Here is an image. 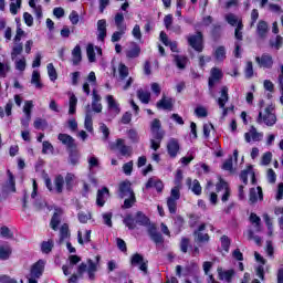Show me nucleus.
<instances>
[{
    "label": "nucleus",
    "instance_id": "obj_1",
    "mask_svg": "<svg viewBox=\"0 0 283 283\" xmlns=\"http://www.w3.org/2000/svg\"><path fill=\"white\" fill-rule=\"evenodd\" d=\"M150 134L153 136V139H150V149L158 151L160 149V143H163V138H165V129H163L160 119H153L150 123Z\"/></svg>",
    "mask_w": 283,
    "mask_h": 283
},
{
    "label": "nucleus",
    "instance_id": "obj_2",
    "mask_svg": "<svg viewBox=\"0 0 283 283\" xmlns=\"http://www.w3.org/2000/svg\"><path fill=\"white\" fill-rule=\"evenodd\" d=\"M187 41L195 52L200 53L205 50V34L201 31H197L196 34L188 36Z\"/></svg>",
    "mask_w": 283,
    "mask_h": 283
},
{
    "label": "nucleus",
    "instance_id": "obj_3",
    "mask_svg": "<svg viewBox=\"0 0 283 283\" xmlns=\"http://www.w3.org/2000/svg\"><path fill=\"white\" fill-rule=\"evenodd\" d=\"M130 265L138 266V269L147 275L149 273V261L140 253H134L130 258Z\"/></svg>",
    "mask_w": 283,
    "mask_h": 283
},
{
    "label": "nucleus",
    "instance_id": "obj_4",
    "mask_svg": "<svg viewBox=\"0 0 283 283\" xmlns=\"http://www.w3.org/2000/svg\"><path fill=\"white\" fill-rule=\"evenodd\" d=\"M256 123L259 125H262L264 123L268 127H273V125L277 123V117L275 116V114L271 113V108L266 107L264 116L262 115V112H259Z\"/></svg>",
    "mask_w": 283,
    "mask_h": 283
},
{
    "label": "nucleus",
    "instance_id": "obj_5",
    "mask_svg": "<svg viewBox=\"0 0 283 283\" xmlns=\"http://www.w3.org/2000/svg\"><path fill=\"white\" fill-rule=\"evenodd\" d=\"M255 63L263 70H273V55L263 53L261 56L255 57Z\"/></svg>",
    "mask_w": 283,
    "mask_h": 283
},
{
    "label": "nucleus",
    "instance_id": "obj_6",
    "mask_svg": "<svg viewBox=\"0 0 283 283\" xmlns=\"http://www.w3.org/2000/svg\"><path fill=\"white\" fill-rule=\"evenodd\" d=\"M224 74L222 73V70L218 67H212L210 71V76L208 78V86L209 90H213L216 87V83H220L222 81Z\"/></svg>",
    "mask_w": 283,
    "mask_h": 283
},
{
    "label": "nucleus",
    "instance_id": "obj_7",
    "mask_svg": "<svg viewBox=\"0 0 283 283\" xmlns=\"http://www.w3.org/2000/svg\"><path fill=\"white\" fill-rule=\"evenodd\" d=\"M207 229V223H201L198 229L193 231L195 240L196 242H199V244H205L211 240V237L209 233H202Z\"/></svg>",
    "mask_w": 283,
    "mask_h": 283
},
{
    "label": "nucleus",
    "instance_id": "obj_8",
    "mask_svg": "<svg viewBox=\"0 0 283 283\" xmlns=\"http://www.w3.org/2000/svg\"><path fill=\"white\" fill-rule=\"evenodd\" d=\"M134 192V189H132V181L130 180H124L119 182L118 186V198L123 200V198H127V196H132Z\"/></svg>",
    "mask_w": 283,
    "mask_h": 283
},
{
    "label": "nucleus",
    "instance_id": "obj_9",
    "mask_svg": "<svg viewBox=\"0 0 283 283\" xmlns=\"http://www.w3.org/2000/svg\"><path fill=\"white\" fill-rule=\"evenodd\" d=\"M148 235L155 244H165V238H163V233L158 232L156 224L153 223L148 227Z\"/></svg>",
    "mask_w": 283,
    "mask_h": 283
},
{
    "label": "nucleus",
    "instance_id": "obj_10",
    "mask_svg": "<svg viewBox=\"0 0 283 283\" xmlns=\"http://www.w3.org/2000/svg\"><path fill=\"white\" fill-rule=\"evenodd\" d=\"M260 200H264V192L262 191V187L258 186L256 188H251L249 193V202L250 205H255Z\"/></svg>",
    "mask_w": 283,
    "mask_h": 283
},
{
    "label": "nucleus",
    "instance_id": "obj_11",
    "mask_svg": "<svg viewBox=\"0 0 283 283\" xmlns=\"http://www.w3.org/2000/svg\"><path fill=\"white\" fill-rule=\"evenodd\" d=\"M57 140H60V143H62V145H65V147H67L69 150L76 149V147H77L76 140L71 135L60 133L57 135Z\"/></svg>",
    "mask_w": 283,
    "mask_h": 283
},
{
    "label": "nucleus",
    "instance_id": "obj_12",
    "mask_svg": "<svg viewBox=\"0 0 283 283\" xmlns=\"http://www.w3.org/2000/svg\"><path fill=\"white\" fill-rule=\"evenodd\" d=\"M57 140H60V143H62V145H65V147H67L69 150L76 149V147H77L76 140L71 135L60 133L57 135Z\"/></svg>",
    "mask_w": 283,
    "mask_h": 283
},
{
    "label": "nucleus",
    "instance_id": "obj_13",
    "mask_svg": "<svg viewBox=\"0 0 283 283\" xmlns=\"http://www.w3.org/2000/svg\"><path fill=\"white\" fill-rule=\"evenodd\" d=\"M45 271V261L39 260L31 266V277L40 279Z\"/></svg>",
    "mask_w": 283,
    "mask_h": 283
},
{
    "label": "nucleus",
    "instance_id": "obj_14",
    "mask_svg": "<svg viewBox=\"0 0 283 283\" xmlns=\"http://www.w3.org/2000/svg\"><path fill=\"white\" fill-rule=\"evenodd\" d=\"M97 40L105 43V39L107 38V20L102 19L97 21Z\"/></svg>",
    "mask_w": 283,
    "mask_h": 283
},
{
    "label": "nucleus",
    "instance_id": "obj_15",
    "mask_svg": "<svg viewBox=\"0 0 283 283\" xmlns=\"http://www.w3.org/2000/svg\"><path fill=\"white\" fill-rule=\"evenodd\" d=\"M178 151H180V143L176 138H171L167 144V153L170 158H176L178 156Z\"/></svg>",
    "mask_w": 283,
    "mask_h": 283
},
{
    "label": "nucleus",
    "instance_id": "obj_16",
    "mask_svg": "<svg viewBox=\"0 0 283 283\" xmlns=\"http://www.w3.org/2000/svg\"><path fill=\"white\" fill-rule=\"evenodd\" d=\"M156 106L157 109H166L171 112V109H174V98L163 95L161 99L157 102Z\"/></svg>",
    "mask_w": 283,
    "mask_h": 283
},
{
    "label": "nucleus",
    "instance_id": "obj_17",
    "mask_svg": "<svg viewBox=\"0 0 283 283\" xmlns=\"http://www.w3.org/2000/svg\"><path fill=\"white\" fill-rule=\"evenodd\" d=\"M106 198H109V188L103 187L97 190L96 205L97 207H105Z\"/></svg>",
    "mask_w": 283,
    "mask_h": 283
},
{
    "label": "nucleus",
    "instance_id": "obj_18",
    "mask_svg": "<svg viewBox=\"0 0 283 283\" xmlns=\"http://www.w3.org/2000/svg\"><path fill=\"white\" fill-rule=\"evenodd\" d=\"M115 147L118 149L122 156H132V147L125 145V140L122 138L116 139Z\"/></svg>",
    "mask_w": 283,
    "mask_h": 283
},
{
    "label": "nucleus",
    "instance_id": "obj_19",
    "mask_svg": "<svg viewBox=\"0 0 283 283\" xmlns=\"http://www.w3.org/2000/svg\"><path fill=\"white\" fill-rule=\"evenodd\" d=\"M135 221L139 227H151V221L143 211H137L135 216Z\"/></svg>",
    "mask_w": 283,
    "mask_h": 283
},
{
    "label": "nucleus",
    "instance_id": "obj_20",
    "mask_svg": "<svg viewBox=\"0 0 283 283\" xmlns=\"http://www.w3.org/2000/svg\"><path fill=\"white\" fill-rule=\"evenodd\" d=\"M81 161V153H78V148H71L69 150V163L73 167H76Z\"/></svg>",
    "mask_w": 283,
    "mask_h": 283
},
{
    "label": "nucleus",
    "instance_id": "obj_21",
    "mask_svg": "<svg viewBox=\"0 0 283 283\" xmlns=\"http://www.w3.org/2000/svg\"><path fill=\"white\" fill-rule=\"evenodd\" d=\"M244 138H245V142L248 143H251V138L252 140H254V143H258V140L262 139V134L258 133V129L255 128V126H251L250 133H245Z\"/></svg>",
    "mask_w": 283,
    "mask_h": 283
},
{
    "label": "nucleus",
    "instance_id": "obj_22",
    "mask_svg": "<svg viewBox=\"0 0 283 283\" xmlns=\"http://www.w3.org/2000/svg\"><path fill=\"white\" fill-rule=\"evenodd\" d=\"M81 61H83V53L81 51V45H75L72 50V63L73 65H81Z\"/></svg>",
    "mask_w": 283,
    "mask_h": 283
},
{
    "label": "nucleus",
    "instance_id": "obj_23",
    "mask_svg": "<svg viewBox=\"0 0 283 283\" xmlns=\"http://www.w3.org/2000/svg\"><path fill=\"white\" fill-rule=\"evenodd\" d=\"M219 280H226V282L231 283L233 281V276L235 275L234 270L222 271V268H218Z\"/></svg>",
    "mask_w": 283,
    "mask_h": 283
},
{
    "label": "nucleus",
    "instance_id": "obj_24",
    "mask_svg": "<svg viewBox=\"0 0 283 283\" xmlns=\"http://www.w3.org/2000/svg\"><path fill=\"white\" fill-rule=\"evenodd\" d=\"M256 32L260 39H265L266 34L269 33V23L264 20H260L256 27Z\"/></svg>",
    "mask_w": 283,
    "mask_h": 283
},
{
    "label": "nucleus",
    "instance_id": "obj_25",
    "mask_svg": "<svg viewBox=\"0 0 283 283\" xmlns=\"http://www.w3.org/2000/svg\"><path fill=\"white\" fill-rule=\"evenodd\" d=\"M229 102V87L222 86L221 87V97L218 98L219 107H224Z\"/></svg>",
    "mask_w": 283,
    "mask_h": 283
},
{
    "label": "nucleus",
    "instance_id": "obj_26",
    "mask_svg": "<svg viewBox=\"0 0 283 283\" xmlns=\"http://www.w3.org/2000/svg\"><path fill=\"white\" fill-rule=\"evenodd\" d=\"M53 182L56 193H63V187L65 186V178L63 175H56Z\"/></svg>",
    "mask_w": 283,
    "mask_h": 283
},
{
    "label": "nucleus",
    "instance_id": "obj_27",
    "mask_svg": "<svg viewBox=\"0 0 283 283\" xmlns=\"http://www.w3.org/2000/svg\"><path fill=\"white\" fill-rule=\"evenodd\" d=\"M70 226L67 223H63L60 228V240L59 243L63 244L67 238H70Z\"/></svg>",
    "mask_w": 283,
    "mask_h": 283
},
{
    "label": "nucleus",
    "instance_id": "obj_28",
    "mask_svg": "<svg viewBox=\"0 0 283 283\" xmlns=\"http://www.w3.org/2000/svg\"><path fill=\"white\" fill-rule=\"evenodd\" d=\"M123 223L125 224V227H127V229H129V231H134L137 224L136 219L134 218V216H132V213L125 216Z\"/></svg>",
    "mask_w": 283,
    "mask_h": 283
},
{
    "label": "nucleus",
    "instance_id": "obj_29",
    "mask_svg": "<svg viewBox=\"0 0 283 283\" xmlns=\"http://www.w3.org/2000/svg\"><path fill=\"white\" fill-rule=\"evenodd\" d=\"M115 25L117 30H127V25H125V15L122 12L115 14Z\"/></svg>",
    "mask_w": 283,
    "mask_h": 283
},
{
    "label": "nucleus",
    "instance_id": "obj_30",
    "mask_svg": "<svg viewBox=\"0 0 283 283\" xmlns=\"http://www.w3.org/2000/svg\"><path fill=\"white\" fill-rule=\"evenodd\" d=\"M137 98L143 103L144 105H149V101H151V93L145 92L143 90H139L137 92Z\"/></svg>",
    "mask_w": 283,
    "mask_h": 283
},
{
    "label": "nucleus",
    "instance_id": "obj_31",
    "mask_svg": "<svg viewBox=\"0 0 283 283\" xmlns=\"http://www.w3.org/2000/svg\"><path fill=\"white\" fill-rule=\"evenodd\" d=\"M77 242L78 244H81L83 247V244H85V242H92V230H86L85 231V235H84V240H83V233L81 231L77 232Z\"/></svg>",
    "mask_w": 283,
    "mask_h": 283
},
{
    "label": "nucleus",
    "instance_id": "obj_32",
    "mask_svg": "<svg viewBox=\"0 0 283 283\" xmlns=\"http://www.w3.org/2000/svg\"><path fill=\"white\" fill-rule=\"evenodd\" d=\"M31 83L32 85H35L36 90H43V83H41V73H39V71L32 72Z\"/></svg>",
    "mask_w": 283,
    "mask_h": 283
},
{
    "label": "nucleus",
    "instance_id": "obj_33",
    "mask_svg": "<svg viewBox=\"0 0 283 283\" xmlns=\"http://www.w3.org/2000/svg\"><path fill=\"white\" fill-rule=\"evenodd\" d=\"M54 249V240L50 239L48 241H43L41 243V251L42 253H45L46 255L49 253H52V250Z\"/></svg>",
    "mask_w": 283,
    "mask_h": 283
},
{
    "label": "nucleus",
    "instance_id": "obj_34",
    "mask_svg": "<svg viewBox=\"0 0 283 283\" xmlns=\"http://www.w3.org/2000/svg\"><path fill=\"white\" fill-rule=\"evenodd\" d=\"M59 224H61V213L54 212L50 221V227L53 231H59Z\"/></svg>",
    "mask_w": 283,
    "mask_h": 283
},
{
    "label": "nucleus",
    "instance_id": "obj_35",
    "mask_svg": "<svg viewBox=\"0 0 283 283\" xmlns=\"http://www.w3.org/2000/svg\"><path fill=\"white\" fill-rule=\"evenodd\" d=\"M210 34L213 41H220V36H222V25L213 24Z\"/></svg>",
    "mask_w": 283,
    "mask_h": 283
},
{
    "label": "nucleus",
    "instance_id": "obj_36",
    "mask_svg": "<svg viewBox=\"0 0 283 283\" xmlns=\"http://www.w3.org/2000/svg\"><path fill=\"white\" fill-rule=\"evenodd\" d=\"M187 61L188 59L185 55H175L174 57V62L179 70H185V67H187Z\"/></svg>",
    "mask_w": 283,
    "mask_h": 283
},
{
    "label": "nucleus",
    "instance_id": "obj_37",
    "mask_svg": "<svg viewBox=\"0 0 283 283\" xmlns=\"http://www.w3.org/2000/svg\"><path fill=\"white\" fill-rule=\"evenodd\" d=\"M76 105H78V98H76V95H72L69 99V114L73 116V114H76Z\"/></svg>",
    "mask_w": 283,
    "mask_h": 283
},
{
    "label": "nucleus",
    "instance_id": "obj_38",
    "mask_svg": "<svg viewBox=\"0 0 283 283\" xmlns=\"http://www.w3.org/2000/svg\"><path fill=\"white\" fill-rule=\"evenodd\" d=\"M74 174L72 172H67L65 178H64V185L66 187L67 191H72V189H74Z\"/></svg>",
    "mask_w": 283,
    "mask_h": 283
},
{
    "label": "nucleus",
    "instance_id": "obj_39",
    "mask_svg": "<svg viewBox=\"0 0 283 283\" xmlns=\"http://www.w3.org/2000/svg\"><path fill=\"white\" fill-rule=\"evenodd\" d=\"M134 205H136V193L132 192V195H129L128 198L124 200L122 209H132Z\"/></svg>",
    "mask_w": 283,
    "mask_h": 283
},
{
    "label": "nucleus",
    "instance_id": "obj_40",
    "mask_svg": "<svg viewBox=\"0 0 283 283\" xmlns=\"http://www.w3.org/2000/svg\"><path fill=\"white\" fill-rule=\"evenodd\" d=\"M216 61H224L227 59V50L224 46H218L214 51Z\"/></svg>",
    "mask_w": 283,
    "mask_h": 283
},
{
    "label": "nucleus",
    "instance_id": "obj_41",
    "mask_svg": "<svg viewBox=\"0 0 283 283\" xmlns=\"http://www.w3.org/2000/svg\"><path fill=\"white\" fill-rule=\"evenodd\" d=\"M127 59H138L140 56V46L135 44L133 49L126 52Z\"/></svg>",
    "mask_w": 283,
    "mask_h": 283
},
{
    "label": "nucleus",
    "instance_id": "obj_42",
    "mask_svg": "<svg viewBox=\"0 0 283 283\" xmlns=\"http://www.w3.org/2000/svg\"><path fill=\"white\" fill-rule=\"evenodd\" d=\"M167 207H168L169 213L176 214V211H178V200L168 198Z\"/></svg>",
    "mask_w": 283,
    "mask_h": 283
},
{
    "label": "nucleus",
    "instance_id": "obj_43",
    "mask_svg": "<svg viewBox=\"0 0 283 283\" xmlns=\"http://www.w3.org/2000/svg\"><path fill=\"white\" fill-rule=\"evenodd\" d=\"M107 103H108V109H114L116 114L120 113V107L118 106V103H116V99H114L113 95L107 96Z\"/></svg>",
    "mask_w": 283,
    "mask_h": 283
},
{
    "label": "nucleus",
    "instance_id": "obj_44",
    "mask_svg": "<svg viewBox=\"0 0 283 283\" xmlns=\"http://www.w3.org/2000/svg\"><path fill=\"white\" fill-rule=\"evenodd\" d=\"M7 175H8V178H9L8 179V187L14 193L17 191V181L14 179V175L10 170L7 171Z\"/></svg>",
    "mask_w": 283,
    "mask_h": 283
},
{
    "label": "nucleus",
    "instance_id": "obj_45",
    "mask_svg": "<svg viewBox=\"0 0 283 283\" xmlns=\"http://www.w3.org/2000/svg\"><path fill=\"white\" fill-rule=\"evenodd\" d=\"M253 166H248L247 169L240 172V180H242L243 185H249V174H251Z\"/></svg>",
    "mask_w": 283,
    "mask_h": 283
},
{
    "label": "nucleus",
    "instance_id": "obj_46",
    "mask_svg": "<svg viewBox=\"0 0 283 283\" xmlns=\"http://www.w3.org/2000/svg\"><path fill=\"white\" fill-rule=\"evenodd\" d=\"M46 70L50 81H56V78H59V74L56 73V69L54 67L53 63H49Z\"/></svg>",
    "mask_w": 283,
    "mask_h": 283
},
{
    "label": "nucleus",
    "instance_id": "obj_47",
    "mask_svg": "<svg viewBox=\"0 0 283 283\" xmlns=\"http://www.w3.org/2000/svg\"><path fill=\"white\" fill-rule=\"evenodd\" d=\"M221 249L226 251V253H229V249H231V239L227 237V234H223L221 238Z\"/></svg>",
    "mask_w": 283,
    "mask_h": 283
},
{
    "label": "nucleus",
    "instance_id": "obj_48",
    "mask_svg": "<svg viewBox=\"0 0 283 283\" xmlns=\"http://www.w3.org/2000/svg\"><path fill=\"white\" fill-rule=\"evenodd\" d=\"M86 55L90 63H94L96 61V52L94 51V45L88 44L86 48Z\"/></svg>",
    "mask_w": 283,
    "mask_h": 283
},
{
    "label": "nucleus",
    "instance_id": "obj_49",
    "mask_svg": "<svg viewBox=\"0 0 283 283\" xmlns=\"http://www.w3.org/2000/svg\"><path fill=\"white\" fill-rule=\"evenodd\" d=\"M191 191L195 196H202V186H200V181L198 179L192 181Z\"/></svg>",
    "mask_w": 283,
    "mask_h": 283
},
{
    "label": "nucleus",
    "instance_id": "obj_50",
    "mask_svg": "<svg viewBox=\"0 0 283 283\" xmlns=\"http://www.w3.org/2000/svg\"><path fill=\"white\" fill-rule=\"evenodd\" d=\"M84 125H85V129H87L88 132H94V123L92 120V114L86 113Z\"/></svg>",
    "mask_w": 283,
    "mask_h": 283
},
{
    "label": "nucleus",
    "instance_id": "obj_51",
    "mask_svg": "<svg viewBox=\"0 0 283 283\" xmlns=\"http://www.w3.org/2000/svg\"><path fill=\"white\" fill-rule=\"evenodd\" d=\"M182 189V186H176L170 190V197L172 200H180V190Z\"/></svg>",
    "mask_w": 283,
    "mask_h": 283
},
{
    "label": "nucleus",
    "instance_id": "obj_52",
    "mask_svg": "<svg viewBox=\"0 0 283 283\" xmlns=\"http://www.w3.org/2000/svg\"><path fill=\"white\" fill-rule=\"evenodd\" d=\"M190 242L191 241L189 240V238H187V237L181 238V241L179 244L181 253H187L189 251Z\"/></svg>",
    "mask_w": 283,
    "mask_h": 283
},
{
    "label": "nucleus",
    "instance_id": "obj_53",
    "mask_svg": "<svg viewBox=\"0 0 283 283\" xmlns=\"http://www.w3.org/2000/svg\"><path fill=\"white\" fill-rule=\"evenodd\" d=\"M10 255H12V250L0 245V260H10Z\"/></svg>",
    "mask_w": 283,
    "mask_h": 283
},
{
    "label": "nucleus",
    "instance_id": "obj_54",
    "mask_svg": "<svg viewBox=\"0 0 283 283\" xmlns=\"http://www.w3.org/2000/svg\"><path fill=\"white\" fill-rule=\"evenodd\" d=\"M125 30L126 29H118V31H115L111 38L112 43H118V41L123 39V34H125Z\"/></svg>",
    "mask_w": 283,
    "mask_h": 283
},
{
    "label": "nucleus",
    "instance_id": "obj_55",
    "mask_svg": "<svg viewBox=\"0 0 283 283\" xmlns=\"http://www.w3.org/2000/svg\"><path fill=\"white\" fill-rule=\"evenodd\" d=\"M174 226L177 228L178 233H180V231H182V228L185 227V218H182V216H177L175 218Z\"/></svg>",
    "mask_w": 283,
    "mask_h": 283
},
{
    "label": "nucleus",
    "instance_id": "obj_56",
    "mask_svg": "<svg viewBox=\"0 0 283 283\" xmlns=\"http://www.w3.org/2000/svg\"><path fill=\"white\" fill-rule=\"evenodd\" d=\"M0 235L2 238H8V239H12L14 238V233H12V231L10 230V228L6 227V226H2L0 228Z\"/></svg>",
    "mask_w": 283,
    "mask_h": 283
},
{
    "label": "nucleus",
    "instance_id": "obj_57",
    "mask_svg": "<svg viewBox=\"0 0 283 283\" xmlns=\"http://www.w3.org/2000/svg\"><path fill=\"white\" fill-rule=\"evenodd\" d=\"M195 114L198 118H207V116H209V112L203 106H198L195 109Z\"/></svg>",
    "mask_w": 283,
    "mask_h": 283
},
{
    "label": "nucleus",
    "instance_id": "obj_58",
    "mask_svg": "<svg viewBox=\"0 0 283 283\" xmlns=\"http://www.w3.org/2000/svg\"><path fill=\"white\" fill-rule=\"evenodd\" d=\"M123 171L126 176H132V172L134 171V161L130 160L123 165Z\"/></svg>",
    "mask_w": 283,
    "mask_h": 283
},
{
    "label": "nucleus",
    "instance_id": "obj_59",
    "mask_svg": "<svg viewBox=\"0 0 283 283\" xmlns=\"http://www.w3.org/2000/svg\"><path fill=\"white\" fill-rule=\"evenodd\" d=\"M8 72H10V64L0 62V76L6 78V76H8Z\"/></svg>",
    "mask_w": 283,
    "mask_h": 283
},
{
    "label": "nucleus",
    "instance_id": "obj_60",
    "mask_svg": "<svg viewBox=\"0 0 283 283\" xmlns=\"http://www.w3.org/2000/svg\"><path fill=\"white\" fill-rule=\"evenodd\" d=\"M226 21H227V23H229V25H232L233 28H235V25H238V17H235V14H233V13H228L226 15Z\"/></svg>",
    "mask_w": 283,
    "mask_h": 283
},
{
    "label": "nucleus",
    "instance_id": "obj_61",
    "mask_svg": "<svg viewBox=\"0 0 283 283\" xmlns=\"http://www.w3.org/2000/svg\"><path fill=\"white\" fill-rule=\"evenodd\" d=\"M129 76V69L125 64H119V77L123 80Z\"/></svg>",
    "mask_w": 283,
    "mask_h": 283
},
{
    "label": "nucleus",
    "instance_id": "obj_62",
    "mask_svg": "<svg viewBox=\"0 0 283 283\" xmlns=\"http://www.w3.org/2000/svg\"><path fill=\"white\" fill-rule=\"evenodd\" d=\"M245 78H253V62L249 61L244 70Z\"/></svg>",
    "mask_w": 283,
    "mask_h": 283
},
{
    "label": "nucleus",
    "instance_id": "obj_63",
    "mask_svg": "<svg viewBox=\"0 0 283 283\" xmlns=\"http://www.w3.org/2000/svg\"><path fill=\"white\" fill-rule=\"evenodd\" d=\"M128 138L134 144H136L140 140V137L138 136V132H136V129L128 130Z\"/></svg>",
    "mask_w": 283,
    "mask_h": 283
},
{
    "label": "nucleus",
    "instance_id": "obj_64",
    "mask_svg": "<svg viewBox=\"0 0 283 283\" xmlns=\"http://www.w3.org/2000/svg\"><path fill=\"white\" fill-rule=\"evenodd\" d=\"M216 189L218 192L222 191V189H224V191H227V189H229V184H227V181H224V179L220 178L219 182L216 185Z\"/></svg>",
    "mask_w": 283,
    "mask_h": 283
}]
</instances>
